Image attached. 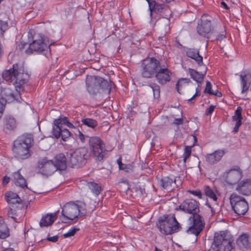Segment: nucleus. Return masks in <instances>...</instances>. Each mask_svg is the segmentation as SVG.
Masks as SVG:
<instances>
[{
  "label": "nucleus",
  "instance_id": "obj_1",
  "mask_svg": "<svg viewBox=\"0 0 251 251\" xmlns=\"http://www.w3.org/2000/svg\"><path fill=\"white\" fill-rule=\"evenodd\" d=\"M200 203L194 199H186L179 206L178 209L185 213L191 214L189 221L190 226L187 229L188 234L196 236L195 241H197V236L203 230L205 223L203 218L199 214L200 212Z\"/></svg>",
  "mask_w": 251,
  "mask_h": 251
},
{
  "label": "nucleus",
  "instance_id": "obj_2",
  "mask_svg": "<svg viewBox=\"0 0 251 251\" xmlns=\"http://www.w3.org/2000/svg\"><path fill=\"white\" fill-rule=\"evenodd\" d=\"M87 89L93 98L98 94L109 95L116 86L110 80L107 81L99 76H88L86 79Z\"/></svg>",
  "mask_w": 251,
  "mask_h": 251
},
{
  "label": "nucleus",
  "instance_id": "obj_3",
  "mask_svg": "<svg viewBox=\"0 0 251 251\" xmlns=\"http://www.w3.org/2000/svg\"><path fill=\"white\" fill-rule=\"evenodd\" d=\"M2 76L6 81L13 83L15 88H20L26 82L29 78V75L25 72L22 63L13 64L12 68L2 73Z\"/></svg>",
  "mask_w": 251,
  "mask_h": 251
},
{
  "label": "nucleus",
  "instance_id": "obj_4",
  "mask_svg": "<svg viewBox=\"0 0 251 251\" xmlns=\"http://www.w3.org/2000/svg\"><path fill=\"white\" fill-rule=\"evenodd\" d=\"M233 242V237L228 231L216 232L208 251H235Z\"/></svg>",
  "mask_w": 251,
  "mask_h": 251
},
{
  "label": "nucleus",
  "instance_id": "obj_5",
  "mask_svg": "<svg viewBox=\"0 0 251 251\" xmlns=\"http://www.w3.org/2000/svg\"><path fill=\"white\" fill-rule=\"evenodd\" d=\"M86 214V210L84 203L78 204L70 201L66 203L62 208L61 215L64 217L62 222L68 223V220H75L76 222Z\"/></svg>",
  "mask_w": 251,
  "mask_h": 251
},
{
  "label": "nucleus",
  "instance_id": "obj_6",
  "mask_svg": "<svg viewBox=\"0 0 251 251\" xmlns=\"http://www.w3.org/2000/svg\"><path fill=\"white\" fill-rule=\"evenodd\" d=\"M156 226L159 231L166 235L176 233L181 228L175 214H166L160 217Z\"/></svg>",
  "mask_w": 251,
  "mask_h": 251
},
{
  "label": "nucleus",
  "instance_id": "obj_7",
  "mask_svg": "<svg viewBox=\"0 0 251 251\" xmlns=\"http://www.w3.org/2000/svg\"><path fill=\"white\" fill-rule=\"evenodd\" d=\"M68 166L78 168L84 166L90 157V153L86 148H80L74 151L67 153Z\"/></svg>",
  "mask_w": 251,
  "mask_h": 251
},
{
  "label": "nucleus",
  "instance_id": "obj_8",
  "mask_svg": "<svg viewBox=\"0 0 251 251\" xmlns=\"http://www.w3.org/2000/svg\"><path fill=\"white\" fill-rule=\"evenodd\" d=\"M89 144L90 156L91 155L97 162L103 161L107 152L103 141L99 137L93 136L90 137Z\"/></svg>",
  "mask_w": 251,
  "mask_h": 251
},
{
  "label": "nucleus",
  "instance_id": "obj_9",
  "mask_svg": "<svg viewBox=\"0 0 251 251\" xmlns=\"http://www.w3.org/2000/svg\"><path fill=\"white\" fill-rule=\"evenodd\" d=\"M33 41L29 45L28 48L25 50L27 54L36 51L38 53H44L50 49V47L52 45L49 39L42 34H35L33 36Z\"/></svg>",
  "mask_w": 251,
  "mask_h": 251
},
{
  "label": "nucleus",
  "instance_id": "obj_10",
  "mask_svg": "<svg viewBox=\"0 0 251 251\" xmlns=\"http://www.w3.org/2000/svg\"><path fill=\"white\" fill-rule=\"evenodd\" d=\"M160 67L161 63L159 60L154 57H147L142 61L141 75L145 78H152Z\"/></svg>",
  "mask_w": 251,
  "mask_h": 251
},
{
  "label": "nucleus",
  "instance_id": "obj_11",
  "mask_svg": "<svg viewBox=\"0 0 251 251\" xmlns=\"http://www.w3.org/2000/svg\"><path fill=\"white\" fill-rule=\"evenodd\" d=\"M230 202L232 209L238 215H244L249 210V204L245 199L236 194L230 197Z\"/></svg>",
  "mask_w": 251,
  "mask_h": 251
},
{
  "label": "nucleus",
  "instance_id": "obj_12",
  "mask_svg": "<svg viewBox=\"0 0 251 251\" xmlns=\"http://www.w3.org/2000/svg\"><path fill=\"white\" fill-rule=\"evenodd\" d=\"M36 169L38 173L47 176H50L55 172L53 160H48L46 157L38 161Z\"/></svg>",
  "mask_w": 251,
  "mask_h": 251
},
{
  "label": "nucleus",
  "instance_id": "obj_13",
  "mask_svg": "<svg viewBox=\"0 0 251 251\" xmlns=\"http://www.w3.org/2000/svg\"><path fill=\"white\" fill-rule=\"evenodd\" d=\"M172 75V72L167 67L161 65L154 77L159 84L163 85L171 81Z\"/></svg>",
  "mask_w": 251,
  "mask_h": 251
},
{
  "label": "nucleus",
  "instance_id": "obj_14",
  "mask_svg": "<svg viewBox=\"0 0 251 251\" xmlns=\"http://www.w3.org/2000/svg\"><path fill=\"white\" fill-rule=\"evenodd\" d=\"M12 151L14 157L19 160L29 158L32 153L28 148L13 143Z\"/></svg>",
  "mask_w": 251,
  "mask_h": 251
},
{
  "label": "nucleus",
  "instance_id": "obj_15",
  "mask_svg": "<svg viewBox=\"0 0 251 251\" xmlns=\"http://www.w3.org/2000/svg\"><path fill=\"white\" fill-rule=\"evenodd\" d=\"M236 167V169H231L227 172L226 181L230 185L236 184L242 177L241 170L238 166Z\"/></svg>",
  "mask_w": 251,
  "mask_h": 251
},
{
  "label": "nucleus",
  "instance_id": "obj_16",
  "mask_svg": "<svg viewBox=\"0 0 251 251\" xmlns=\"http://www.w3.org/2000/svg\"><path fill=\"white\" fill-rule=\"evenodd\" d=\"M149 8L150 11V16L152 17L153 13L161 14L169 10L168 6L164 4L159 3L155 0H150L149 1Z\"/></svg>",
  "mask_w": 251,
  "mask_h": 251
},
{
  "label": "nucleus",
  "instance_id": "obj_17",
  "mask_svg": "<svg viewBox=\"0 0 251 251\" xmlns=\"http://www.w3.org/2000/svg\"><path fill=\"white\" fill-rule=\"evenodd\" d=\"M34 139L32 134L25 133L19 136L13 142L28 149H30L33 145Z\"/></svg>",
  "mask_w": 251,
  "mask_h": 251
},
{
  "label": "nucleus",
  "instance_id": "obj_18",
  "mask_svg": "<svg viewBox=\"0 0 251 251\" xmlns=\"http://www.w3.org/2000/svg\"><path fill=\"white\" fill-rule=\"evenodd\" d=\"M53 162L55 167V171H64L68 166V157L63 153H59L55 156Z\"/></svg>",
  "mask_w": 251,
  "mask_h": 251
},
{
  "label": "nucleus",
  "instance_id": "obj_19",
  "mask_svg": "<svg viewBox=\"0 0 251 251\" xmlns=\"http://www.w3.org/2000/svg\"><path fill=\"white\" fill-rule=\"evenodd\" d=\"M211 31V23L209 20L201 19V23L198 24L197 32L199 34L204 37H208V34Z\"/></svg>",
  "mask_w": 251,
  "mask_h": 251
},
{
  "label": "nucleus",
  "instance_id": "obj_20",
  "mask_svg": "<svg viewBox=\"0 0 251 251\" xmlns=\"http://www.w3.org/2000/svg\"><path fill=\"white\" fill-rule=\"evenodd\" d=\"M225 152L223 150H219L212 153L205 155L206 161L210 165H213L218 162L224 155Z\"/></svg>",
  "mask_w": 251,
  "mask_h": 251
},
{
  "label": "nucleus",
  "instance_id": "obj_21",
  "mask_svg": "<svg viewBox=\"0 0 251 251\" xmlns=\"http://www.w3.org/2000/svg\"><path fill=\"white\" fill-rule=\"evenodd\" d=\"M237 245L240 249L245 250H248L251 248V242L249 240V235L247 233H243L236 240Z\"/></svg>",
  "mask_w": 251,
  "mask_h": 251
},
{
  "label": "nucleus",
  "instance_id": "obj_22",
  "mask_svg": "<svg viewBox=\"0 0 251 251\" xmlns=\"http://www.w3.org/2000/svg\"><path fill=\"white\" fill-rule=\"evenodd\" d=\"M186 55L194 59L197 63L199 66L203 65V57L200 55L199 51L195 49L187 48L186 50Z\"/></svg>",
  "mask_w": 251,
  "mask_h": 251
},
{
  "label": "nucleus",
  "instance_id": "obj_23",
  "mask_svg": "<svg viewBox=\"0 0 251 251\" xmlns=\"http://www.w3.org/2000/svg\"><path fill=\"white\" fill-rule=\"evenodd\" d=\"M56 219L57 213L47 214L46 215L42 217L40 222V226L41 227L50 226Z\"/></svg>",
  "mask_w": 251,
  "mask_h": 251
},
{
  "label": "nucleus",
  "instance_id": "obj_24",
  "mask_svg": "<svg viewBox=\"0 0 251 251\" xmlns=\"http://www.w3.org/2000/svg\"><path fill=\"white\" fill-rule=\"evenodd\" d=\"M16 127V123L13 117L8 116L4 119L3 130L6 133H10Z\"/></svg>",
  "mask_w": 251,
  "mask_h": 251
},
{
  "label": "nucleus",
  "instance_id": "obj_25",
  "mask_svg": "<svg viewBox=\"0 0 251 251\" xmlns=\"http://www.w3.org/2000/svg\"><path fill=\"white\" fill-rule=\"evenodd\" d=\"M0 94L3 100L5 101L10 102L16 99L13 90L8 87L3 88L0 92Z\"/></svg>",
  "mask_w": 251,
  "mask_h": 251
},
{
  "label": "nucleus",
  "instance_id": "obj_26",
  "mask_svg": "<svg viewBox=\"0 0 251 251\" xmlns=\"http://www.w3.org/2000/svg\"><path fill=\"white\" fill-rule=\"evenodd\" d=\"M188 72L191 77L198 83V87H200V85L202 84L206 72H205L204 74H203L198 72L194 69L189 68Z\"/></svg>",
  "mask_w": 251,
  "mask_h": 251
},
{
  "label": "nucleus",
  "instance_id": "obj_27",
  "mask_svg": "<svg viewBox=\"0 0 251 251\" xmlns=\"http://www.w3.org/2000/svg\"><path fill=\"white\" fill-rule=\"evenodd\" d=\"M13 181L17 186H19L23 188H27L26 181L25 178L21 175L19 171H18L13 174Z\"/></svg>",
  "mask_w": 251,
  "mask_h": 251
},
{
  "label": "nucleus",
  "instance_id": "obj_28",
  "mask_svg": "<svg viewBox=\"0 0 251 251\" xmlns=\"http://www.w3.org/2000/svg\"><path fill=\"white\" fill-rule=\"evenodd\" d=\"M237 190L244 195L249 196L251 194V181H247L242 184L240 183Z\"/></svg>",
  "mask_w": 251,
  "mask_h": 251
},
{
  "label": "nucleus",
  "instance_id": "obj_29",
  "mask_svg": "<svg viewBox=\"0 0 251 251\" xmlns=\"http://www.w3.org/2000/svg\"><path fill=\"white\" fill-rule=\"evenodd\" d=\"M174 183H176L175 179L174 180L169 176H164L160 180V185L165 190H170Z\"/></svg>",
  "mask_w": 251,
  "mask_h": 251
},
{
  "label": "nucleus",
  "instance_id": "obj_30",
  "mask_svg": "<svg viewBox=\"0 0 251 251\" xmlns=\"http://www.w3.org/2000/svg\"><path fill=\"white\" fill-rule=\"evenodd\" d=\"M1 20L0 19V31L2 35L8 29V21L9 17L6 13H2L0 14Z\"/></svg>",
  "mask_w": 251,
  "mask_h": 251
},
{
  "label": "nucleus",
  "instance_id": "obj_31",
  "mask_svg": "<svg viewBox=\"0 0 251 251\" xmlns=\"http://www.w3.org/2000/svg\"><path fill=\"white\" fill-rule=\"evenodd\" d=\"M9 230L2 219H0V239H5L9 236Z\"/></svg>",
  "mask_w": 251,
  "mask_h": 251
},
{
  "label": "nucleus",
  "instance_id": "obj_32",
  "mask_svg": "<svg viewBox=\"0 0 251 251\" xmlns=\"http://www.w3.org/2000/svg\"><path fill=\"white\" fill-rule=\"evenodd\" d=\"M59 120H54L53 121V126L52 129V134L56 139H58L61 136L62 127L59 126Z\"/></svg>",
  "mask_w": 251,
  "mask_h": 251
},
{
  "label": "nucleus",
  "instance_id": "obj_33",
  "mask_svg": "<svg viewBox=\"0 0 251 251\" xmlns=\"http://www.w3.org/2000/svg\"><path fill=\"white\" fill-rule=\"evenodd\" d=\"M7 202L10 204L11 208L21 209L23 206L22 200L19 196L12 199L11 201H7Z\"/></svg>",
  "mask_w": 251,
  "mask_h": 251
},
{
  "label": "nucleus",
  "instance_id": "obj_34",
  "mask_svg": "<svg viewBox=\"0 0 251 251\" xmlns=\"http://www.w3.org/2000/svg\"><path fill=\"white\" fill-rule=\"evenodd\" d=\"M88 186L91 192L96 196H98L102 190L101 186L94 182H88Z\"/></svg>",
  "mask_w": 251,
  "mask_h": 251
},
{
  "label": "nucleus",
  "instance_id": "obj_35",
  "mask_svg": "<svg viewBox=\"0 0 251 251\" xmlns=\"http://www.w3.org/2000/svg\"><path fill=\"white\" fill-rule=\"evenodd\" d=\"M81 122L83 125L93 129H94L98 126V122L91 118H87L82 119Z\"/></svg>",
  "mask_w": 251,
  "mask_h": 251
},
{
  "label": "nucleus",
  "instance_id": "obj_36",
  "mask_svg": "<svg viewBox=\"0 0 251 251\" xmlns=\"http://www.w3.org/2000/svg\"><path fill=\"white\" fill-rule=\"evenodd\" d=\"M152 90L154 99H158L160 97V86L155 83H151L149 84Z\"/></svg>",
  "mask_w": 251,
  "mask_h": 251
},
{
  "label": "nucleus",
  "instance_id": "obj_37",
  "mask_svg": "<svg viewBox=\"0 0 251 251\" xmlns=\"http://www.w3.org/2000/svg\"><path fill=\"white\" fill-rule=\"evenodd\" d=\"M204 191L205 195L209 198L212 199L214 201H217V198L213 191L208 186H205L204 187Z\"/></svg>",
  "mask_w": 251,
  "mask_h": 251
},
{
  "label": "nucleus",
  "instance_id": "obj_38",
  "mask_svg": "<svg viewBox=\"0 0 251 251\" xmlns=\"http://www.w3.org/2000/svg\"><path fill=\"white\" fill-rule=\"evenodd\" d=\"M247 75H240V78L241 80V83H242V93H244L245 92H247L249 88V86L247 84Z\"/></svg>",
  "mask_w": 251,
  "mask_h": 251
},
{
  "label": "nucleus",
  "instance_id": "obj_39",
  "mask_svg": "<svg viewBox=\"0 0 251 251\" xmlns=\"http://www.w3.org/2000/svg\"><path fill=\"white\" fill-rule=\"evenodd\" d=\"M133 165L130 164H126L121 163V164H119L120 170H124L126 173L132 172L133 171Z\"/></svg>",
  "mask_w": 251,
  "mask_h": 251
},
{
  "label": "nucleus",
  "instance_id": "obj_40",
  "mask_svg": "<svg viewBox=\"0 0 251 251\" xmlns=\"http://www.w3.org/2000/svg\"><path fill=\"white\" fill-rule=\"evenodd\" d=\"M190 82L191 80L189 78H182L179 79L176 84V88L177 89V92L180 93L179 88V86H182L183 84L189 83Z\"/></svg>",
  "mask_w": 251,
  "mask_h": 251
},
{
  "label": "nucleus",
  "instance_id": "obj_41",
  "mask_svg": "<svg viewBox=\"0 0 251 251\" xmlns=\"http://www.w3.org/2000/svg\"><path fill=\"white\" fill-rule=\"evenodd\" d=\"M242 108L240 106L237 107L235 111L234 115L232 117V120L243 119L242 116Z\"/></svg>",
  "mask_w": 251,
  "mask_h": 251
},
{
  "label": "nucleus",
  "instance_id": "obj_42",
  "mask_svg": "<svg viewBox=\"0 0 251 251\" xmlns=\"http://www.w3.org/2000/svg\"><path fill=\"white\" fill-rule=\"evenodd\" d=\"M184 152L183 154V162L185 163L187 159L191 155V147L189 146H186L184 148Z\"/></svg>",
  "mask_w": 251,
  "mask_h": 251
},
{
  "label": "nucleus",
  "instance_id": "obj_43",
  "mask_svg": "<svg viewBox=\"0 0 251 251\" xmlns=\"http://www.w3.org/2000/svg\"><path fill=\"white\" fill-rule=\"evenodd\" d=\"M19 196L16 193L13 192H7L5 194V199L6 201H11V200Z\"/></svg>",
  "mask_w": 251,
  "mask_h": 251
},
{
  "label": "nucleus",
  "instance_id": "obj_44",
  "mask_svg": "<svg viewBox=\"0 0 251 251\" xmlns=\"http://www.w3.org/2000/svg\"><path fill=\"white\" fill-rule=\"evenodd\" d=\"M71 132L66 128L62 129L61 133V136L62 139L64 141H66V139L71 136Z\"/></svg>",
  "mask_w": 251,
  "mask_h": 251
},
{
  "label": "nucleus",
  "instance_id": "obj_45",
  "mask_svg": "<svg viewBox=\"0 0 251 251\" xmlns=\"http://www.w3.org/2000/svg\"><path fill=\"white\" fill-rule=\"evenodd\" d=\"M78 230H79V228L74 227L70 229L67 233L64 234L63 236L64 238H68L73 236Z\"/></svg>",
  "mask_w": 251,
  "mask_h": 251
},
{
  "label": "nucleus",
  "instance_id": "obj_46",
  "mask_svg": "<svg viewBox=\"0 0 251 251\" xmlns=\"http://www.w3.org/2000/svg\"><path fill=\"white\" fill-rule=\"evenodd\" d=\"M203 92L209 95L213 94V90L212 89V84L210 81H206V87Z\"/></svg>",
  "mask_w": 251,
  "mask_h": 251
},
{
  "label": "nucleus",
  "instance_id": "obj_47",
  "mask_svg": "<svg viewBox=\"0 0 251 251\" xmlns=\"http://www.w3.org/2000/svg\"><path fill=\"white\" fill-rule=\"evenodd\" d=\"M14 209V208H13L10 207V209L8 211L7 215H8V217L11 218L15 222H17V218L15 217V216L16 215V211Z\"/></svg>",
  "mask_w": 251,
  "mask_h": 251
},
{
  "label": "nucleus",
  "instance_id": "obj_48",
  "mask_svg": "<svg viewBox=\"0 0 251 251\" xmlns=\"http://www.w3.org/2000/svg\"><path fill=\"white\" fill-rule=\"evenodd\" d=\"M242 119H237V120H233L234 121H236V123L234 127L233 132L235 133L238 131L239 127L242 125Z\"/></svg>",
  "mask_w": 251,
  "mask_h": 251
},
{
  "label": "nucleus",
  "instance_id": "obj_49",
  "mask_svg": "<svg viewBox=\"0 0 251 251\" xmlns=\"http://www.w3.org/2000/svg\"><path fill=\"white\" fill-rule=\"evenodd\" d=\"M216 40L218 41H222L223 39L226 38V32L225 30L221 31L219 34H216Z\"/></svg>",
  "mask_w": 251,
  "mask_h": 251
},
{
  "label": "nucleus",
  "instance_id": "obj_50",
  "mask_svg": "<svg viewBox=\"0 0 251 251\" xmlns=\"http://www.w3.org/2000/svg\"><path fill=\"white\" fill-rule=\"evenodd\" d=\"M188 192L189 193L198 197L199 198L201 199L202 198V194L201 193V191L199 190H188Z\"/></svg>",
  "mask_w": 251,
  "mask_h": 251
},
{
  "label": "nucleus",
  "instance_id": "obj_51",
  "mask_svg": "<svg viewBox=\"0 0 251 251\" xmlns=\"http://www.w3.org/2000/svg\"><path fill=\"white\" fill-rule=\"evenodd\" d=\"M56 120H59V126L62 127L63 125H66V123L68 121V118L66 117L63 118L60 117L58 119H56Z\"/></svg>",
  "mask_w": 251,
  "mask_h": 251
},
{
  "label": "nucleus",
  "instance_id": "obj_52",
  "mask_svg": "<svg viewBox=\"0 0 251 251\" xmlns=\"http://www.w3.org/2000/svg\"><path fill=\"white\" fill-rule=\"evenodd\" d=\"M59 237L57 235L54 236L53 237H47L46 240L52 242L53 243L56 242L58 240Z\"/></svg>",
  "mask_w": 251,
  "mask_h": 251
},
{
  "label": "nucleus",
  "instance_id": "obj_53",
  "mask_svg": "<svg viewBox=\"0 0 251 251\" xmlns=\"http://www.w3.org/2000/svg\"><path fill=\"white\" fill-rule=\"evenodd\" d=\"M27 44L25 42H20L17 45V48L21 51L23 50Z\"/></svg>",
  "mask_w": 251,
  "mask_h": 251
},
{
  "label": "nucleus",
  "instance_id": "obj_54",
  "mask_svg": "<svg viewBox=\"0 0 251 251\" xmlns=\"http://www.w3.org/2000/svg\"><path fill=\"white\" fill-rule=\"evenodd\" d=\"M215 108V106L211 105L209 108H208L206 111L205 114L206 115H210L212 114V113L213 112Z\"/></svg>",
  "mask_w": 251,
  "mask_h": 251
},
{
  "label": "nucleus",
  "instance_id": "obj_55",
  "mask_svg": "<svg viewBox=\"0 0 251 251\" xmlns=\"http://www.w3.org/2000/svg\"><path fill=\"white\" fill-rule=\"evenodd\" d=\"M78 139L82 143L85 142V135L79 130H78Z\"/></svg>",
  "mask_w": 251,
  "mask_h": 251
},
{
  "label": "nucleus",
  "instance_id": "obj_56",
  "mask_svg": "<svg viewBox=\"0 0 251 251\" xmlns=\"http://www.w3.org/2000/svg\"><path fill=\"white\" fill-rule=\"evenodd\" d=\"M173 124L176 125H180L183 124L182 118H176L175 119Z\"/></svg>",
  "mask_w": 251,
  "mask_h": 251
},
{
  "label": "nucleus",
  "instance_id": "obj_57",
  "mask_svg": "<svg viewBox=\"0 0 251 251\" xmlns=\"http://www.w3.org/2000/svg\"><path fill=\"white\" fill-rule=\"evenodd\" d=\"M10 181V177L7 176H4L2 179V183L4 185H6Z\"/></svg>",
  "mask_w": 251,
  "mask_h": 251
},
{
  "label": "nucleus",
  "instance_id": "obj_58",
  "mask_svg": "<svg viewBox=\"0 0 251 251\" xmlns=\"http://www.w3.org/2000/svg\"><path fill=\"white\" fill-rule=\"evenodd\" d=\"M201 95L200 92H196V93L193 96L192 98L188 100V102H191L197 96H199Z\"/></svg>",
  "mask_w": 251,
  "mask_h": 251
},
{
  "label": "nucleus",
  "instance_id": "obj_59",
  "mask_svg": "<svg viewBox=\"0 0 251 251\" xmlns=\"http://www.w3.org/2000/svg\"><path fill=\"white\" fill-rule=\"evenodd\" d=\"M201 95L200 92H196V93L193 96L192 98L188 100V102H191L197 96H199Z\"/></svg>",
  "mask_w": 251,
  "mask_h": 251
},
{
  "label": "nucleus",
  "instance_id": "obj_60",
  "mask_svg": "<svg viewBox=\"0 0 251 251\" xmlns=\"http://www.w3.org/2000/svg\"><path fill=\"white\" fill-rule=\"evenodd\" d=\"M211 95H214L218 97H221L222 96V94L221 92L218 91L217 90L216 91H213V94H211Z\"/></svg>",
  "mask_w": 251,
  "mask_h": 251
},
{
  "label": "nucleus",
  "instance_id": "obj_61",
  "mask_svg": "<svg viewBox=\"0 0 251 251\" xmlns=\"http://www.w3.org/2000/svg\"><path fill=\"white\" fill-rule=\"evenodd\" d=\"M65 125H66L68 127L70 128H75V126L73 125V124L70 123L69 121L66 123Z\"/></svg>",
  "mask_w": 251,
  "mask_h": 251
},
{
  "label": "nucleus",
  "instance_id": "obj_62",
  "mask_svg": "<svg viewBox=\"0 0 251 251\" xmlns=\"http://www.w3.org/2000/svg\"><path fill=\"white\" fill-rule=\"evenodd\" d=\"M221 5L224 8H225L226 9H229V7L228 6H227V5L226 4V3L224 1H222L221 3Z\"/></svg>",
  "mask_w": 251,
  "mask_h": 251
},
{
  "label": "nucleus",
  "instance_id": "obj_63",
  "mask_svg": "<svg viewBox=\"0 0 251 251\" xmlns=\"http://www.w3.org/2000/svg\"><path fill=\"white\" fill-rule=\"evenodd\" d=\"M119 183H123L125 184L128 183V181L125 178H122L119 181Z\"/></svg>",
  "mask_w": 251,
  "mask_h": 251
},
{
  "label": "nucleus",
  "instance_id": "obj_64",
  "mask_svg": "<svg viewBox=\"0 0 251 251\" xmlns=\"http://www.w3.org/2000/svg\"><path fill=\"white\" fill-rule=\"evenodd\" d=\"M4 107V105L3 103L0 100V112H2L3 109Z\"/></svg>",
  "mask_w": 251,
  "mask_h": 251
}]
</instances>
